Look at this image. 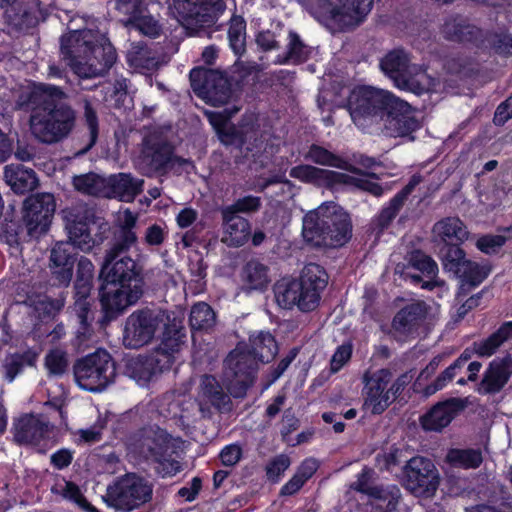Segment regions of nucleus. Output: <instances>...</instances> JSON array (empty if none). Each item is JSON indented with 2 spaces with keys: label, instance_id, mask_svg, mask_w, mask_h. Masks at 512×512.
<instances>
[{
  "label": "nucleus",
  "instance_id": "1",
  "mask_svg": "<svg viewBox=\"0 0 512 512\" xmlns=\"http://www.w3.org/2000/svg\"><path fill=\"white\" fill-rule=\"evenodd\" d=\"M5 102L16 109L31 108L30 130L44 143H53L65 137L74 122L73 110L62 103L66 93L59 87L33 83L19 85L3 95Z\"/></svg>",
  "mask_w": 512,
  "mask_h": 512
},
{
  "label": "nucleus",
  "instance_id": "2",
  "mask_svg": "<svg viewBox=\"0 0 512 512\" xmlns=\"http://www.w3.org/2000/svg\"><path fill=\"white\" fill-rule=\"evenodd\" d=\"M347 108L352 121L361 129L382 123L398 134H406L419 127L416 111L385 90L355 87L349 94Z\"/></svg>",
  "mask_w": 512,
  "mask_h": 512
},
{
  "label": "nucleus",
  "instance_id": "3",
  "mask_svg": "<svg viewBox=\"0 0 512 512\" xmlns=\"http://www.w3.org/2000/svg\"><path fill=\"white\" fill-rule=\"evenodd\" d=\"M74 17L68 23L69 33L61 38V54L75 74L92 78L104 74L116 61V51L105 35L82 30Z\"/></svg>",
  "mask_w": 512,
  "mask_h": 512
},
{
  "label": "nucleus",
  "instance_id": "4",
  "mask_svg": "<svg viewBox=\"0 0 512 512\" xmlns=\"http://www.w3.org/2000/svg\"><path fill=\"white\" fill-rule=\"evenodd\" d=\"M250 351L236 347L225 362L224 381L228 392L234 397H243L253 383L256 360L268 362L274 358L277 345L269 332L259 331L250 335Z\"/></svg>",
  "mask_w": 512,
  "mask_h": 512
},
{
  "label": "nucleus",
  "instance_id": "5",
  "mask_svg": "<svg viewBox=\"0 0 512 512\" xmlns=\"http://www.w3.org/2000/svg\"><path fill=\"white\" fill-rule=\"evenodd\" d=\"M349 215L335 202H325L303 218L302 234L315 246H342L351 237Z\"/></svg>",
  "mask_w": 512,
  "mask_h": 512
},
{
  "label": "nucleus",
  "instance_id": "6",
  "mask_svg": "<svg viewBox=\"0 0 512 512\" xmlns=\"http://www.w3.org/2000/svg\"><path fill=\"white\" fill-rule=\"evenodd\" d=\"M327 285L326 272L317 264L304 267L300 279H282L274 288L277 304L284 309L311 311L318 305L320 292Z\"/></svg>",
  "mask_w": 512,
  "mask_h": 512
},
{
  "label": "nucleus",
  "instance_id": "7",
  "mask_svg": "<svg viewBox=\"0 0 512 512\" xmlns=\"http://www.w3.org/2000/svg\"><path fill=\"white\" fill-rule=\"evenodd\" d=\"M319 20H331L340 28L359 24L372 7V0H302Z\"/></svg>",
  "mask_w": 512,
  "mask_h": 512
},
{
  "label": "nucleus",
  "instance_id": "8",
  "mask_svg": "<svg viewBox=\"0 0 512 512\" xmlns=\"http://www.w3.org/2000/svg\"><path fill=\"white\" fill-rule=\"evenodd\" d=\"M290 176L315 185L354 187L368 191L375 196L382 194V188L372 181L369 175L363 173L349 175L344 172L320 169L310 165H299L290 170Z\"/></svg>",
  "mask_w": 512,
  "mask_h": 512
},
{
  "label": "nucleus",
  "instance_id": "9",
  "mask_svg": "<svg viewBox=\"0 0 512 512\" xmlns=\"http://www.w3.org/2000/svg\"><path fill=\"white\" fill-rule=\"evenodd\" d=\"M77 385L86 391L100 392L115 378V366L110 355L104 350L89 354L74 366Z\"/></svg>",
  "mask_w": 512,
  "mask_h": 512
},
{
  "label": "nucleus",
  "instance_id": "10",
  "mask_svg": "<svg viewBox=\"0 0 512 512\" xmlns=\"http://www.w3.org/2000/svg\"><path fill=\"white\" fill-rule=\"evenodd\" d=\"M512 339V321L503 323L494 333L486 339L473 343L472 349L467 348L461 356L449 366L433 383L428 387V393H435L442 389L447 382L451 381L455 375L470 360L472 353L479 357H491L506 342Z\"/></svg>",
  "mask_w": 512,
  "mask_h": 512
},
{
  "label": "nucleus",
  "instance_id": "11",
  "mask_svg": "<svg viewBox=\"0 0 512 512\" xmlns=\"http://www.w3.org/2000/svg\"><path fill=\"white\" fill-rule=\"evenodd\" d=\"M363 383V409L375 415L389 407L401 387L400 380L392 383V373L388 369L367 371Z\"/></svg>",
  "mask_w": 512,
  "mask_h": 512
},
{
  "label": "nucleus",
  "instance_id": "12",
  "mask_svg": "<svg viewBox=\"0 0 512 512\" xmlns=\"http://www.w3.org/2000/svg\"><path fill=\"white\" fill-rule=\"evenodd\" d=\"M152 494L151 485L135 474H127L107 488L103 497L108 506L131 511L147 502Z\"/></svg>",
  "mask_w": 512,
  "mask_h": 512
},
{
  "label": "nucleus",
  "instance_id": "13",
  "mask_svg": "<svg viewBox=\"0 0 512 512\" xmlns=\"http://www.w3.org/2000/svg\"><path fill=\"white\" fill-rule=\"evenodd\" d=\"M168 316L161 310H141L126 320L123 343L128 348H140L148 344L155 333L167 325Z\"/></svg>",
  "mask_w": 512,
  "mask_h": 512
},
{
  "label": "nucleus",
  "instance_id": "14",
  "mask_svg": "<svg viewBox=\"0 0 512 512\" xmlns=\"http://www.w3.org/2000/svg\"><path fill=\"white\" fill-rule=\"evenodd\" d=\"M190 81L193 91L213 106L226 103L230 97L228 80L217 70L194 68L190 72Z\"/></svg>",
  "mask_w": 512,
  "mask_h": 512
},
{
  "label": "nucleus",
  "instance_id": "15",
  "mask_svg": "<svg viewBox=\"0 0 512 512\" xmlns=\"http://www.w3.org/2000/svg\"><path fill=\"white\" fill-rule=\"evenodd\" d=\"M404 485L419 497H431L439 485V473L435 465L422 457L412 458L405 467Z\"/></svg>",
  "mask_w": 512,
  "mask_h": 512
},
{
  "label": "nucleus",
  "instance_id": "16",
  "mask_svg": "<svg viewBox=\"0 0 512 512\" xmlns=\"http://www.w3.org/2000/svg\"><path fill=\"white\" fill-rule=\"evenodd\" d=\"M142 295L140 283L103 282L100 301L108 318H114L135 304Z\"/></svg>",
  "mask_w": 512,
  "mask_h": 512
},
{
  "label": "nucleus",
  "instance_id": "17",
  "mask_svg": "<svg viewBox=\"0 0 512 512\" xmlns=\"http://www.w3.org/2000/svg\"><path fill=\"white\" fill-rule=\"evenodd\" d=\"M55 208L50 193L31 195L25 200L23 220L30 236L37 237L48 229Z\"/></svg>",
  "mask_w": 512,
  "mask_h": 512
},
{
  "label": "nucleus",
  "instance_id": "18",
  "mask_svg": "<svg viewBox=\"0 0 512 512\" xmlns=\"http://www.w3.org/2000/svg\"><path fill=\"white\" fill-rule=\"evenodd\" d=\"M131 248L113 247L108 251L105 262L101 269L100 277L103 282H121V283H140L138 279L139 271L135 261L124 254Z\"/></svg>",
  "mask_w": 512,
  "mask_h": 512
},
{
  "label": "nucleus",
  "instance_id": "19",
  "mask_svg": "<svg viewBox=\"0 0 512 512\" xmlns=\"http://www.w3.org/2000/svg\"><path fill=\"white\" fill-rule=\"evenodd\" d=\"M172 364L171 355L165 351H157L148 357L133 358L128 362L127 374L140 386L149 383L155 376Z\"/></svg>",
  "mask_w": 512,
  "mask_h": 512
},
{
  "label": "nucleus",
  "instance_id": "20",
  "mask_svg": "<svg viewBox=\"0 0 512 512\" xmlns=\"http://www.w3.org/2000/svg\"><path fill=\"white\" fill-rule=\"evenodd\" d=\"M65 222L70 244L81 251H90L96 243L91 235L93 217L87 211L70 210L65 214Z\"/></svg>",
  "mask_w": 512,
  "mask_h": 512
},
{
  "label": "nucleus",
  "instance_id": "21",
  "mask_svg": "<svg viewBox=\"0 0 512 512\" xmlns=\"http://www.w3.org/2000/svg\"><path fill=\"white\" fill-rule=\"evenodd\" d=\"M464 408V401L458 398L439 402L421 417V425L427 431H442Z\"/></svg>",
  "mask_w": 512,
  "mask_h": 512
},
{
  "label": "nucleus",
  "instance_id": "22",
  "mask_svg": "<svg viewBox=\"0 0 512 512\" xmlns=\"http://www.w3.org/2000/svg\"><path fill=\"white\" fill-rule=\"evenodd\" d=\"M169 8L186 28L203 26L211 21L208 0H172Z\"/></svg>",
  "mask_w": 512,
  "mask_h": 512
},
{
  "label": "nucleus",
  "instance_id": "23",
  "mask_svg": "<svg viewBox=\"0 0 512 512\" xmlns=\"http://www.w3.org/2000/svg\"><path fill=\"white\" fill-rule=\"evenodd\" d=\"M511 375V356L497 357L486 368L478 390L485 394L499 392L507 384Z\"/></svg>",
  "mask_w": 512,
  "mask_h": 512
},
{
  "label": "nucleus",
  "instance_id": "24",
  "mask_svg": "<svg viewBox=\"0 0 512 512\" xmlns=\"http://www.w3.org/2000/svg\"><path fill=\"white\" fill-rule=\"evenodd\" d=\"M74 256L69 242H57L51 249L49 269L61 285L71 281L74 267Z\"/></svg>",
  "mask_w": 512,
  "mask_h": 512
},
{
  "label": "nucleus",
  "instance_id": "25",
  "mask_svg": "<svg viewBox=\"0 0 512 512\" xmlns=\"http://www.w3.org/2000/svg\"><path fill=\"white\" fill-rule=\"evenodd\" d=\"M426 315L424 303L414 302L401 309L393 318L391 333L398 340H403L413 333L419 322Z\"/></svg>",
  "mask_w": 512,
  "mask_h": 512
},
{
  "label": "nucleus",
  "instance_id": "26",
  "mask_svg": "<svg viewBox=\"0 0 512 512\" xmlns=\"http://www.w3.org/2000/svg\"><path fill=\"white\" fill-rule=\"evenodd\" d=\"M17 0H0V7L5 9L7 19L15 27L25 29L35 26L42 18V11L37 1L32 0L27 9H22Z\"/></svg>",
  "mask_w": 512,
  "mask_h": 512
},
{
  "label": "nucleus",
  "instance_id": "27",
  "mask_svg": "<svg viewBox=\"0 0 512 512\" xmlns=\"http://www.w3.org/2000/svg\"><path fill=\"white\" fill-rule=\"evenodd\" d=\"M222 215V237L221 241L230 247L244 245L251 235L250 223L239 215Z\"/></svg>",
  "mask_w": 512,
  "mask_h": 512
},
{
  "label": "nucleus",
  "instance_id": "28",
  "mask_svg": "<svg viewBox=\"0 0 512 512\" xmlns=\"http://www.w3.org/2000/svg\"><path fill=\"white\" fill-rule=\"evenodd\" d=\"M144 181L133 178L130 174L119 173L107 178V197L131 202L142 191Z\"/></svg>",
  "mask_w": 512,
  "mask_h": 512
},
{
  "label": "nucleus",
  "instance_id": "29",
  "mask_svg": "<svg viewBox=\"0 0 512 512\" xmlns=\"http://www.w3.org/2000/svg\"><path fill=\"white\" fill-rule=\"evenodd\" d=\"M414 65L410 64L409 56L403 50L388 53L380 62L381 70L400 88Z\"/></svg>",
  "mask_w": 512,
  "mask_h": 512
},
{
  "label": "nucleus",
  "instance_id": "30",
  "mask_svg": "<svg viewBox=\"0 0 512 512\" xmlns=\"http://www.w3.org/2000/svg\"><path fill=\"white\" fill-rule=\"evenodd\" d=\"M434 235L447 244H461L468 239L469 231L457 217H447L433 227Z\"/></svg>",
  "mask_w": 512,
  "mask_h": 512
},
{
  "label": "nucleus",
  "instance_id": "31",
  "mask_svg": "<svg viewBox=\"0 0 512 512\" xmlns=\"http://www.w3.org/2000/svg\"><path fill=\"white\" fill-rule=\"evenodd\" d=\"M6 183L16 193H25L31 191L37 186L35 173L21 165H8L4 170Z\"/></svg>",
  "mask_w": 512,
  "mask_h": 512
},
{
  "label": "nucleus",
  "instance_id": "32",
  "mask_svg": "<svg viewBox=\"0 0 512 512\" xmlns=\"http://www.w3.org/2000/svg\"><path fill=\"white\" fill-rule=\"evenodd\" d=\"M228 401V395L213 376L205 375L201 378L198 393V402L201 410L204 409V405L211 404L220 407L227 404Z\"/></svg>",
  "mask_w": 512,
  "mask_h": 512
},
{
  "label": "nucleus",
  "instance_id": "33",
  "mask_svg": "<svg viewBox=\"0 0 512 512\" xmlns=\"http://www.w3.org/2000/svg\"><path fill=\"white\" fill-rule=\"evenodd\" d=\"M210 124L213 126L215 131L217 132L219 139L225 145L234 144L238 139H241L242 143H246L248 140L252 138L248 133L242 138V136L238 135L235 128L232 127L229 123V118L231 114L227 115L226 113L205 112Z\"/></svg>",
  "mask_w": 512,
  "mask_h": 512
},
{
  "label": "nucleus",
  "instance_id": "34",
  "mask_svg": "<svg viewBox=\"0 0 512 512\" xmlns=\"http://www.w3.org/2000/svg\"><path fill=\"white\" fill-rule=\"evenodd\" d=\"M126 58L130 67L142 73L154 70L159 63L156 55L139 42L130 44Z\"/></svg>",
  "mask_w": 512,
  "mask_h": 512
},
{
  "label": "nucleus",
  "instance_id": "35",
  "mask_svg": "<svg viewBox=\"0 0 512 512\" xmlns=\"http://www.w3.org/2000/svg\"><path fill=\"white\" fill-rule=\"evenodd\" d=\"M242 279L246 289L263 291L270 282L268 268L258 261H250L243 269Z\"/></svg>",
  "mask_w": 512,
  "mask_h": 512
},
{
  "label": "nucleus",
  "instance_id": "36",
  "mask_svg": "<svg viewBox=\"0 0 512 512\" xmlns=\"http://www.w3.org/2000/svg\"><path fill=\"white\" fill-rule=\"evenodd\" d=\"M438 81L414 65L411 72L407 76L404 85L400 89L408 90L415 94H423L428 92H436Z\"/></svg>",
  "mask_w": 512,
  "mask_h": 512
},
{
  "label": "nucleus",
  "instance_id": "37",
  "mask_svg": "<svg viewBox=\"0 0 512 512\" xmlns=\"http://www.w3.org/2000/svg\"><path fill=\"white\" fill-rule=\"evenodd\" d=\"M448 464L461 469H476L483 462V455L480 449H450L445 457Z\"/></svg>",
  "mask_w": 512,
  "mask_h": 512
},
{
  "label": "nucleus",
  "instance_id": "38",
  "mask_svg": "<svg viewBox=\"0 0 512 512\" xmlns=\"http://www.w3.org/2000/svg\"><path fill=\"white\" fill-rule=\"evenodd\" d=\"M136 221L137 216L128 209L118 213L117 224L120 227V231L116 235L115 243L119 249L132 248L136 246L137 236L135 232L132 231Z\"/></svg>",
  "mask_w": 512,
  "mask_h": 512
},
{
  "label": "nucleus",
  "instance_id": "39",
  "mask_svg": "<svg viewBox=\"0 0 512 512\" xmlns=\"http://www.w3.org/2000/svg\"><path fill=\"white\" fill-rule=\"evenodd\" d=\"M170 151L168 147H153L150 142L145 143L141 154L137 158L139 167L146 171L158 170L162 168L169 159Z\"/></svg>",
  "mask_w": 512,
  "mask_h": 512
},
{
  "label": "nucleus",
  "instance_id": "40",
  "mask_svg": "<svg viewBox=\"0 0 512 512\" xmlns=\"http://www.w3.org/2000/svg\"><path fill=\"white\" fill-rule=\"evenodd\" d=\"M443 34L447 39L460 42H475L482 35L477 27L461 20L446 22L443 26Z\"/></svg>",
  "mask_w": 512,
  "mask_h": 512
},
{
  "label": "nucleus",
  "instance_id": "41",
  "mask_svg": "<svg viewBox=\"0 0 512 512\" xmlns=\"http://www.w3.org/2000/svg\"><path fill=\"white\" fill-rule=\"evenodd\" d=\"M125 25L150 38H157L163 32L159 20L149 14L146 9L139 16L126 20Z\"/></svg>",
  "mask_w": 512,
  "mask_h": 512
},
{
  "label": "nucleus",
  "instance_id": "42",
  "mask_svg": "<svg viewBox=\"0 0 512 512\" xmlns=\"http://www.w3.org/2000/svg\"><path fill=\"white\" fill-rule=\"evenodd\" d=\"M73 184L76 190L84 194L107 197V178L97 174L77 176L74 178Z\"/></svg>",
  "mask_w": 512,
  "mask_h": 512
},
{
  "label": "nucleus",
  "instance_id": "43",
  "mask_svg": "<svg viewBox=\"0 0 512 512\" xmlns=\"http://www.w3.org/2000/svg\"><path fill=\"white\" fill-rule=\"evenodd\" d=\"M305 158L319 165L331 166L350 171L352 173L351 175H354L355 173H360L359 171L356 170H350L347 162L343 161L342 159H340L327 149L317 145H313L310 147V149L305 155Z\"/></svg>",
  "mask_w": 512,
  "mask_h": 512
},
{
  "label": "nucleus",
  "instance_id": "44",
  "mask_svg": "<svg viewBox=\"0 0 512 512\" xmlns=\"http://www.w3.org/2000/svg\"><path fill=\"white\" fill-rule=\"evenodd\" d=\"M37 356V353L31 350L22 354H12L7 356L3 364L5 378L9 382H12L25 365H34Z\"/></svg>",
  "mask_w": 512,
  "mask_h": 512
},
{
  "label": "nucleus",
  "instance_id": "45",
  "mask_svg": "<svg viewBox=\"0 0 512 512\" xmlns=\"http://www.w3.org/2000/svg\"><path fill=\"white\" fill-rule=\"evenodd\" d=\"M246 24L242 17L235 16L230 21L228 39L231 49L236 55L245 52L246 46Z\"/></svg>",
  "mask_w": 512,
  "mask_h": 512
},
{
  "label": "nucleus",
  "instance_id": "46",
  "mask_svg": "<svg viewBox=\"0 0 512 512\" xmlns=\"http://www.w3.org/2000/svg\"><path fill=\"white\" fill-rule=\"evenodd\" d=\"M215 323V313L206 303L195 304L190 312V325L194 330L211 328Z\"/></svg>",
  "mask_w": 512,
  "mask_h": 512
},
{
  "label": "nucleus",
  "instance_id": "47",
  "mask_svg": "<svg viewBox=\"0 0 512 512\" xmlns=\"http://www.w3.org/2000/svg\"><path fill=\"white\" fill-rule=\"evenodd\" d=\"M442 261L444 268L452 272L455 276H457L464 265L469 267V260L465 259V253L459 247V244H450V246L442 252Z\"/></svg>",
  "mask_w": 512,
  "mask_h": 512
},
{
  "label": "nucleus",
  "instance_id": "48",
  "mask_svg": "<svg viewBox=\"0 0 512 512\" xmlns=\"http://www.w3.org/2000/svg\"><path fill=\"white\" fill-rule=\"evenodd\" d=\"M91 287V281L76 280L75 290L77 299L75 301V310L82 325H85L87 321V313L90 307L87 298L90 294Z\"/></svg>",
  "mask_w": 512,
  "mask_h": 512
},
{
  "label": "nucleus",
  "instance_id": "49",
  "mask_svg": "<svg viewBox=\"0 0 512 512\" xmlns=\"http://www.w3.org/2000/svg\"><path fill=\"white\" fill-rule=\"evenodd\" d=\"M487 274L488 271L484 267L469 260V267L464 265L457 274V277L460 278L461 287L464 289L466 286L470 288L479 285L486 278Z\"/></svg>",
  "mask_w": 512,
  "mask_h": 512
},
{
  "label": "nucleus",
  "instance_id": "50",
  "mask_svg": "<svg viewBox=\"0 0 512 512\" xmlns=\"http://www.w3.org/2000/svg\"><path fill=\"white\" fill-rule=\"evenodd\" d=\"M372 475L373 472L370 469H364L351 487L356 491L366 493L375 498L385 499L383 489L371 485Z\"/></svg>",
  "mask_w": 512,
  "mask_h": 512
},
{
  "label": "nucleus",
  "instance_id": "51",
  "mask_svg": "<svg viewBox=\"0 0 512 512\" xmlns=\"http://www.w3.org/2000/svg\"><path fill=\"white\" fill-rule=\"evenodd\" d=\"M288 53L286 60L292 61L294 63L303 62L308 58L309 49L303 44L300 40L299 36L290 32L288 36Z\"/></svg>",
  "mask_w": 512,
  "mask_h": 512
},
{
  "label": "nucleus",
  "instance_id": "52",
  "mask_svg": "<svg viewBox=\"0 0 512 512\" xmlns=\"http://www.w3.org/2000/svg\"><path fill=\"white\" fill-rule=\"evenodd\" d=\"M260 207V198L255 196H245L238 199L232 205L223 208L221 211L226 215H238V213H249L258 210Z\"/></svg>",
  "mask_w": 512,
  "mask_h": 512
},
{
  "label": "nucleus",
  "instance_id": "53",
  "mask_svg": "<svg viewBox=\"0 0 512 512\" xmlns=\"http://www.w3.org/2000/svg\"><path fill=\"white\" fill-rule=\"evenodd\" d=\"M61 494L65 499L73 501L87 512H98V510L85 499L78 486L72 482H65Z\"/></svg>",
  "mask_w": 512,
  "mask_h": 512
},
{
  "label": "nucleus",
  "instance_id": "54",
  "mask_svg": "<svg viewBox=\"0 0 512 512\" xmlns=\"http://www.w3.org/2000/svg\"><path fill=\"white\" fill-rule=\"evenodd\" d=\"M68 362L65 352L60 349L50 351L45 359V366L50 374L61 375L65 372Z\"/></svg>",
  "mask_w": 512,
  "mask_h": 512
},
{
  "label": "nucleus",
  "instance_id": "55",
  "mask_svg": "<svg viewBox=\"0 0 512 512\" xmlns=\"http://www.w3.org/2000/svg\"><path fill=\"white\" fill-rule=\"evenodd\" d=\"M410 264L412 268L429 278L434 277L438 271L435 261L420 252H416L411 256Z\"/></svg>",
  "mask_w": 512,
  "mask_h": 512
},
{
  "label": "nucleus",
  "instance_id": "56",
  "mask_svg": "<svg viewBox=\"0 0 512 512\" xmlns=\"http://www.w3.org/2000/svg\"><path fill=\"white\" fill-rule=\"evenodd\" d=\"M404 202L403 195H396L389 204L382 209L380 214L378 215L376 221L377 224L384 228L390 224V222L395 218L400 208L402 207Z\"/></svg>",
  "mask_w": 512,
  "mask_h": 512
},
{
  "label": "nucleus",
  "instance_id": "57",
  "mask_svg": "<svg viewBox=\"0 0 512 512\" xmlns=\"http://www.w3.org/2000/svg\"><path fill=\"white\" fill-rule=\"evenodd\" d=\"M506 241L503 235H485L476 242V247L483 253L491 254L498 251Z\"/></svg>",
  "mask_w": 512,
  "mask_h": 512
},
{
  "label": "nucleus",
  "instance_id": "58",
  "mask_svg": "<svg viewBox=\"0 0 512 512\" xmlns=\"http://www.w3.org/2000/svg\"><path fill=\"white\" fill-rule=\"evenodd\" d=\"M165 440L160 435L157 438L145 437L141 446V453L144 457H154L158 460V456L164 451Z\"/></svg>",
  "mask_w": 512,
  "mask_h": 512
},
{
  "label": "nucleus",
  "instance_id": "59",
  "mask_svg": "<svg viewBox=\"0 0 512 512\" xmlns=\"http://www.w3.org/2000/svg\"><path fill=\"white\" fill-rule=\"evenodd\" d=\"M116 8L128 16L127 20L139 16L146 9L141 0H118Z\"/></svg>",
  "mask_w": 512,
  "mask_h": 512
},
{
  "label": "nucleus",
  "instance_id": "60",
  "mask_svg": "<svg viewBox=\"0 0 512 512\" xmlns=\"http://www.w3.org/2000/svg\"><path fill=\"white\" fill-rule=\"evenodd\" d=\"M38 428L37 424L33 419H29L27 422L21 421L17 425L16 438L22 442H31L37 438Z\"/></svg>",
  "mask_w": 512,
  "mask_h": 512
},
{
  "label": "nucleus",
  "instance_id": "61",
  "mask_svg": "<svg viewBox=\"0 0 512 512\" xmlns=\"http://www.w3.org/2000/svg\"><path fill=\"white\" fill-rule=\"evenodd\" d=\"M352 347L341 345L332 356L330 367L332 372H338L351 358Z\"/></svg>",
  "mask_w": 512,
  "mask_h": 512
},
{
  "label": "nucleus",
  "instance_id": "62",
  "mask_svg": "<svg viewBox=\"0 0 512 512\" xmlns=\"http://www.w3.org/2000/svg\"><path fill=\"white\" fill-rule=\"evenodd\" d=\"M290 466V459L285 455L277 456L267 466V475L272 480H277Z\"/></svg>",
  "mask_w": 512,
  "mask_h": 512
},
{
  "label": "nucleus",
  "instance_id": "63",
  "mask_svg": "<svg viewBox=\"0 0 512 512\" xmlns=\"http://www.w3.org/2000/svg\"><path fill=\"white\" fill-rule=\"evenodd\" d=\"M198 217L199 213L196 209L192 207H184L176 214L175 220L179 228L185 229L192 226Z\"/></svg>",
  "mask_w": 512,
  "mask_h": 512
},
{
  "label": "nucleus",
  "instance_id": "64",
  "mask_svg": "<svg viewBox=\"0 0 512 512\" xmlns=\"http://www.w3.org/2000/svg\"><path fill=\"white\" fill-rule=\"evenodd\" d=\"M166 237L164 228L154 224L146 229L144 240L148 245L158 246L163 243Z\"/></svg>",
  "mask_w": 512,
  "mask_h": 512
}]
</instances>
